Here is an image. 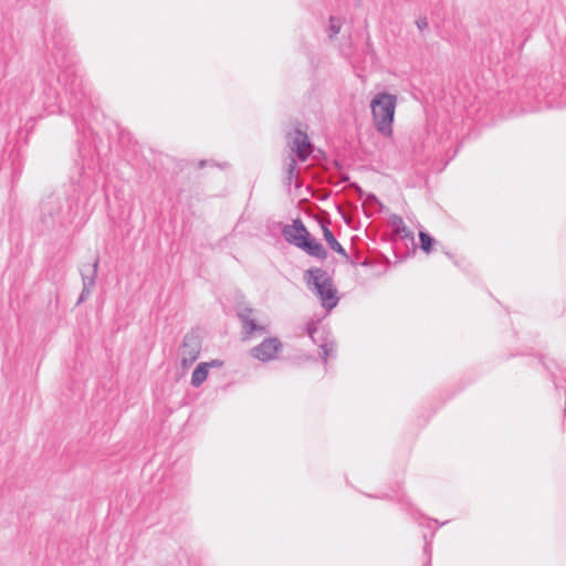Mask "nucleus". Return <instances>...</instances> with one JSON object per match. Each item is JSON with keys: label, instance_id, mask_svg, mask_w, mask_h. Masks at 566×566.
Masks as SVG:
<instances>
[{"label": "nucleus", "instance_id": "nucleus-1", "mask_svg": "<svg viewBox=\"0 0 566 566\" xmlns=\"http://www.w3.org/2000/svg\"><path fill=\"white\" fill-rule=\"evenodd\" d=\"M54 63L61 72L57 75V82L64 86L65 95H70L69 104L75 118H85V108L91 101L83 86V80L75 74L72 69L73 57L63 48L57 46L56 52L52 54Z\"/></svg>", "mask_w": 566, "mask_h": 566}, {"label": "nucleus", "instance_id": "nucleus-2", "mask_svg": "<svg viewBox=\"0 0 566 566\" xmlns=\"http://www.w3.org/2000/svg\"><path fill=\"white\" fill-rule=\"evenodd\" d=\"M282 235L287 243L295 245L311 256L319 260L327 258V251L311 235L300 219L293 220L291 224H285L282 229Z\"/></svg>", "mask_w": 566, "mask_h": 566}, {"label": "nucleus", "instance_id": "nucleus-3", "mask_svg": "<svg viewBox=\"0 0 566 566\" xmlns=\"http://www.w3.org/2000/svg\"><path fill=\"white\" fill-rule=\"evenodd\" d=\"M304 281L316 293L324 308L331 311L338 304L337 290L333 279L321 268H311L304 273Z\"/></svg>", "mask_w": 566, "mask_h": 566}, {"label": "nucleus", "instance_id": "nucleus-4", "mask_svg": "<svg viewBox=\"0 0 566 566\" xmlns=\"http://www.w3.org/2000/svg\"><path fill=\"white\" fill-rule=\"evenodd\" d=\"M396 103V96L386 92L376 94L370 102L374 125L382 136L389 137L392 134Z\"/></svg>", "mask_w": 566, "mask_h": 566}, {"label": "nucleus", "instance_id": "nucleus-5", "mask_svg": "<svg viewBox=\"0 0 566 566\" xmlns=\"http://www.w3.org/2000/svg\"><path fill=\"white\" fill-rule=\"evenodd\" d=\"M67 213V200L62 193H52L41 203V218L46 227L62 224Z\"/></svg>", "mask_w": 566, "mask_h": 566}, {"label": "nucleus", "instance_id": "nucleus-6", "mask_svg": "<svg viewBox=\"0 0 566 566\" xmlns=\"http://www.w3.org/2000/svg\"><path fill=\"white\" fill-rule=\"evenodd\" d=\"M256 311L245 305L237 307V316L241 323V334L243 340L251 339L255 334L263 335L269 333L264 324H260L255 318Z\"/></svg>", "mask_w": 566, "mask_h": 566}, {"label": "nucleus", "instance_id": "nucleus-7", "mask_svg": "<svg viewBox=\"0 0 566 566\" xmlns=\"http://www.w3.org/2000/svg\"><path fill=\"white\" fill-rule=\"evenodd\" d=\"M283 344L277 337H266L250 349V356L259 361L268 363L277 358Z\"/></svg>", "mask_w": 566, "mask_h": 566}, {"label": "nucleus", "instance_id": "nucleus-8", "mask_svg": "<svg viewBox=\"0 0 566 566\" xmlns=\"http://www.w3.org/2000/svg\"><path fill=\"white\" fill-rule=\"evenodd\" d=\"M289 146L291 150L296 155L298 160L305 161L313 150V145L306 133L301 129H294L289 136Z\"/></svg>", "mask_w": 566, "mask_h": 566}, {"label": "nucleus", "instance_id": "nucleus-9", "mask_svg": "<svg viewBox=\"0 0 566 566\" xmlns=\"http://www.w3.org/2000/svg\"><path fill=\"white\" fill-rule=\"evenodd\" d=\"M201 345L193 335H186L179 348L180 364L184 369L190 367L199 357Z\"/></svg>", "mask_w": 566, "mask_h": 566}, {"label": "nucleus", "instance_id": "nucleus-10", "mask_svg": "<svg viewBox=\"0 0 566 566\" xmlns=\"http://www.w3.org/2000/svg\"><path fill=\"white\" fill-rule=\"evenodd\" d=\"M306 332H307V335L310 336V338L314 343H318L319 340H322V343L319 344V357L326 364L328 357L332 356L335 352V348H336L335 342L329 340L327 338H323V337L317 338L316 335H318V334L323 335L325 332L321 331L317 323H315V322H310L306 325Z\"/></svg>", "mask_w": 566, "mask_h": 566}, {"label": "nucleus", "instance_id": "nucleus-11", "mask_svg": "<svg viewBox=\"0 0 566 566\" xmlns=\"http://www.w3.org/2000/svg\"><path fill=\"white\" fill-rule=\"evenodd\" d=\"M98 258L94 260L92 264H84L81 269V276L83 285L86 286H94L96 276H97V270H98Z\"/></svg>", "mask_w": 566, "mask_h": 566}, {"label": "nucleus", "instance_id": "nucleus-12", "mask_svg": "<svg viewBox=\"0 0 566 566\" xmlns=\"http://www.w3.org/2000/svg\"><path fill=\"white\" fill-rule=\"evenodd\" d=\"M322 230H323V235H324V239L325 241L327 242V245L335 252H337L338 254L343 255L344 258L348 259V254L346 252V250L343 248V245L336 240L335 235L333 234V232L329 230L328 227L326 226H323L322 227Z\"/></svg>", "mask_w": 566, "mask_h": 566}, {"label": "nucleus", "instance_id": "nucleus-13", "mask_svg": "<svg viewBox=\"0 0 566 566\" xmlns=\"http://www.w3.org/2000/svg\"><path fill=\"white\" fill-rule=\"evenodd\" d=\"M210 367H211V364L200 363L195 368V370L192 371V375H191V385L193 387L197 388V387L201 386L206 381Z\"/></svg>", "mask_w": 566, "mask_h": 566}, {"label": "nucleus", "instance_id": "nucleus-14", "mask_svg": "<svg viewBox=\"0 0 566 566\" xmlns=\"http://www.w3.org/2000/svg\"><path fill=\"white\" fill-rule=\"evenodd\" d=\"M296 175H297L296 160L294 158H290V161L287 163L286 169H285L284 182L287 186H291L293 180L294 179L296 180Z\"/></svg>", "mask_w": 566, "mask_h": 566}, {"label": "nucleus", "instance_id": "nucleus-15", "mask_svg": "<svg viewBox=\"0 0 566 566\" xmlns=\"http://www.w3.org/2000/svg\"><path fill=\"white\" fill-rule=\"evenodd\" d=\"M419 239H420L421 249L424 252L429 253L432 250L434 239L429 233L423 232V231L419 232Z\"/></svg>", "mask_w": 566, "mask_h": 566}, {"label": "nucleus", "instance_id": "nucleus-16", "mask_svg": "<svg viewBox=\"0 0 566 566\" xmlns=\"http://www.w3.org/2000/svg\"><path fill=\"white\" fill-rule=\"evenodd\" d=\"M340 28H342L340 19L337 17H331L329 25H328L329 39H333L335 35H337L340 31Z\"/></svg>", "mask_w": 566, "mask_h": 566}, {"label": "nucleus", "instance_id": "nucleus-17", "mask_svg": "<svg viewBox=\"0 0 566 566\" xmlns=\"http://www.w3.org/2000/svg\"><path fill=\"white\" fill-rule=\"evenodd\" d=\"M391 223L396 228V231L398 233L407 234V227H406V224H405V222H403L401 217L394 216Z\"/></svg>", "mask_w": 566, "mask_h": 566}, {"label": "nucleus", "instance_id": "nucleus-18", "mask_svg": "<svg viewBox=\"0 0 566 566\" xmlns=\"http://www.w3.org/2000/svg\"><path fill=\"white\" fill-rule=\"evenodd\" d=\"M94 286H86V285H83V290H82V293L78 297V301H77V304L82 303L85 301V298L92 293V289Z\"/></svg>", "mask_w": 566, "mask_h": 566}, {"label": "nucleus", "instance_id": "nucleus-19", "mask_svg": "<svg viewBox=\"0 0 566 566\" xmlns=\"http://www.w3.org/2000/svg\"><path fill=\"white\" fill-rule=\"evenodd\" d=\"M94 286H86V285H83V290H82V293L78 297V301H77V304L82 303L85 301V298L92 293V289Z\"/></svg>", "mask_w": 566, "mask_h": 566}, {"label": "nucleus", "instance_id": "nucleus-20", "mask_svg": "<svg viewBox=\"0 0 566 566\" xmlns=\"http://www.w3.org/2000/svg\"><path fill=\"white\" fill-rule=\"evenodd\" d=\"M365 205L374 206V205H380V203L375 195L369 193L366 196Z\"/></svg>", "mask_w": 566, "mask_h": 566}, {"label": "nucleus", "instance_id": "nucleus-21", "mask_svg": "<svg viewBox=\"0 0 566 566\" xmlns=\"http://www.w3.org/2000/svg\"><path fill=\"white\" fill-rule=\"evenodd\" d=\"M416 23H417V27H418V29H419L420 31H422V30H424L426 28H428V21H427V19H426V18L417 20V22H416Z\"/></svg>", "mask_w": 566, "mask_h": 566}, {"label": "nucleus", "instance_id": "nucleus-22", "mask_svg": "<svg viewBox=\"0 0 566 566\" xmlns=\"http://www.w3.org/2000/svg\"><path fill=\"white\" fill-rule=\"evenodd\" d=\"M53 95H54V103L59 106L60 111L62 112L63 108H62L61 96L55 91L53 92Z\"/></svg>", "mask_w": 566, "mask_h": 566}, {"label": "nucleus", "instance_id": "nucleus-23", "mask_svg": "<svg viewBox=\"0 0 566 566\" xmlns=\"http://www.w3.org/2000/svg\"><path fill=\"white\" fill-rule=\"evenodd\" d=\"M208 364H211V367H220V366H222V361L218 360V359H213V360L209 361Z\"/></svg>", "mask_w": 566, "mask_h": 566}, {"label": "nucleus", "instance_id": "nucleus-24", "mask_svg": "<svg viewBox=\"0 0 566 566\" xmlns=\"http://www.w3.org/2000/svg\"><path fill=\"white\" fill-rule=\"evenodd\" d=\"M430 549H431V548H430L429 544H428V543H426V546H424V553H426V554H430Z\"/></svg>", "mask_w": 566, "mask_h": 566}, {"label": "nucleus", "instance_id": "nucleus-25", "mask_svg": "<svg viewBox=\"0 0 566 566\" xmlns=\"http://www.w3.org/2000/svg\"><path fill=\"white\" fill-rule=\"evenodd\" d=\"M553 377H554V381H555V387L558 388L559 387L558 380H557L556 376H553Z\"/></svg>", "mask_w": 566, "mask_h": 566}, {"label": "nucleus", "instance_id": "nucleus-26", "mask_svg": "<svg viewBox=\"0 0 566 566\" xmlns=\"http://www.w3.org/2000/svg\"><path fill=\"white\" fill-rule=\"evenodd\" d=\"M562 379L566 381V371H563Z\"/></svg>", "mask_w": 566, "mask_h": 566}, {"label": "nucleus", "instance_id": "nucleus-27", "mask_svg": "<svg viewBox=\"0 0 566 566\" xmlns=\"http://www.w3.org/2000/svg\"><path fill=\"white\" fill-rule=\"evenodd\" d=\"M361 264L367 265L368 264L367 260H365Z\"/></svg>", "mask_w": 566, "mask_h": 566}]
</instances>
